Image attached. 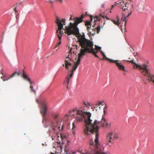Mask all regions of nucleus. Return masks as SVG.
Listing matches in <instances>:
<instances>
[{"label":"nucleus","instance_id":"obj_1","mask_svg":"<svg viewBox=\"0 0 154 154\" xmlns=\"http://www.w3.org/2000/svg\"><path fill=\"white\" fill-rule=\"evenodd\" d=\"M87 13L85 14H82L79 17H76L74 20V23H70L69 25L65 27V32L68 35H75L77 37L78 40L77 42L82 48H85L89 50L88 47L93 46L92 42L86 39L84 33H80L79 30L77 27L79 23L82 22L83 19L88 16Z\"/></svg>","mask_w":154,"mask_h":154},{"label":"nucleus","instance_id":"obj_2","mask_svg":"<svg viewBox=\"0 0 154 154\" xmlns=\"http://www.w3.org/2000/svg\"><path fill=\"white\" fill-rule=\"evenodd\" d=\"M91 116L90 113L85 111V109H75L70 111L69 114L66 115L65 116H73L77 122L82 121L84 119L85 125L84 132L87 135H89L90 132L92 133L96 131V120L92 122V120L90 119Z\"/></svg>","mask_w":154,"mask_h":154},{"label":"nucleus","instance_id":"obj_3","mask_svg":"<svg viewBox=\"0 0 154 154\" xmlns=\"http://www.w3.org/2000/svg\"><path fill=\"white\" fill-rule=\"evenodd\" d=\"M94 47L95 48L94 49L93 48V46L88 47L89 50H87L85 48H83L84 49H81L80 53L78 54V57L75 58L76 61L74 63L72 66V69L71 71V74L70 75H68L64 80V84L66 85L67 88H68L69 80L72 77L73 72L76 70L79 64L81 58L87 52L92 53L95 57H96V45H95Z\"/></svg>","mask_w":154,"mask_h":154},{"label":"nucleus","instance_id":"obj_4","mask_svg":"<svg viewBox=\"0 0 154 154\" xmlns=\"http://www.w3.org/2000/svg\"><path fill=\"white\" fill-rule=\"evenodd\" d=\"M130 62L133 64H134L138 68L144 76L145 79L143 80L144 82L146 84L145 82V80H147L149 82H152L154 83V75L150 74L149 70L147 68V66L145 64L140 65L136 63L134 60L130 61Z\"/></svg>","mask_w":154,"mask_h":154},{"label":"nucleus","instance_id":"obj_5","mask_svg":"<svg viewBox=\"0 0 154 154\" xmlns=\"http://www.w3.org/2000/svg\"><path fill=\"white\" fill-rule=\"evenodd\" d=\"M55 23L57 24L58 26L57 28H56V33L58 36V39L60 40H61V37L63 34L65 32V29H64V32L62 30L63 29V26L66 24V20L65 19H62L60 20V18L57 16L56 17V20Z\"/></svg>","mask_w":154,"mask_h":154},{"label":"nucleus","instance_id":"obj_6","mask_svg":"<svg viewBox=\"0 0 154 154\" xmlns=\"http://www.w3.org/2000/svg\"><path fill=\"white\" fill-rule=\"evenodd\" d=\"M118 4L121 5L120 6V8L122 10L121 20L123 21H125L126 23L127 21L126 18L127 17H128L131 14L132 10L128 9V5L127 3L125 4L122 3V4L120 2H118Z\"/></svg>","mask_w":154,"mask_h":154},{"label":"nucleus","instance_id":"obj_7","mask_svg":"<svg viewBox=\"0 0 154 154\" xmlns=\"http://www.w3.org/2000/svg\"><path fill=\"white\" fill-rule=\"evenodd\" d=\"M109 10H106V11H104L103 12H101L100 11V13L99 14V16H99L97 15V21H101L102 22L103 21V24H104L105 23V20L107 19L108 20H110L115 24L118 25L119 23H120V18L118 17V16H117L116 17L117 21H116L114 20L111 19L109 18L108 17H107L108 12H109Z\"/></svg>","mask_w":154,"mask_h":154},{"label":"nucleus","instance_id":"obj_8","mask_svg":"<svg viewBox=\"0 0 154 154\" xmlns=\"http://www.w3.org/2000/svg\"><path fill=\"white\" fill-rule=\"evenodd\" d=\"M89 134L87 135L84 133L86 135L89 136L91 134H94V133H95V138L94 139V141L92 139H91L89 141V144L90 145V149H91V152H86V153H81V154H96V131H94L92 133L90 132Z\"/></svg>","mask_w":154,"mask_h":154},{"label":"nucleus","instance_id":"obj_9","mask_svg":"<svg viewBox=\"0 0 154 154\" xmlns=\"http://www.w3.org/2000/svg\"><path fill=\"white\" fill-rule=\"evenodd\" d=\"M99 127L97 125V154H110L109 151H104L105 146L99 142Z\"/></svg>","mask_w":154,"mask_h":154},{"label":"nucleus","instance_id":"obj_10","mask_svg":"<svg viewBox=\"0 0 154 154\" xmlns=\"http://www.w3.org/2000/svg\"><path fill=\"white\" fill-rule=\"evenodd\" d=\"M48 108V102L45 100L42 101L40 103V113L42 114L43 119H45Z\"/></svg>","mask_w":154,"mask_h":154},{"label":"nucleus","instance_id":"obj_11","mask_svg":"<svg viewBox=\"0 0 154 154\" xmlns=\"http://www.w3.org/2000/svg\"><path fill=\"white\" fill-rule=\"evenodd\" d=\"M72 49V48H70V53H69L68 56L64 60V64L62 65L63 66H65L66 69H69V66H70L72 65V63H71V61H73L72 58L71 57V55L72 54L71 51Z\"/></svg>","mask_w":154,"mask_h":154},{"label":"nucleus","instance_id":"obj_12","mask_svg":"<svg viewBox=\"0 0 154 154\" xmlns=\"http://www.w3.org/2000/svg\"><path fill=\"white\" fill-rule=\"evenodd\" d=\"M102 54H103L105 57L106 58V60L109 61L111 63H114L116 64V66L119 69L121 70L125 71V67L124 66L122 65L120 63H119V60H114L112 59H109L105 56L103 53L101 51Z\"/></svg>","mask_w":154,"mask_h":154},{"label":"nucleus","instance_id":"obj_13","mask_svg":"<svg viewBox=\"0 0 154 154\" xmlns=\"http://www.w3.org/2000/svg\"><path fill=\"white\" fill-rule=\"evenodd\" d=\"M107 107L106 106H105L103 108V114L102 116V120L104 122L103 123L101 122V125L103 127L106 126H108L109 124L107 122L106 119H105V116L107 113Z\"/></svg>","mask_w":154,"mask_h":154},{"label":"nucleus","instance_id":"obj_14","mask_svg":"<svg viewBox=\"0 0 154 154\" xmlns=\"http://www.w3.org/2000/svg\"><path fill=\"white\" fill-rule=\"evenodd\" d=\"M51 126L52 127V129L54 131V132H57V131L59 130L60 131L62 130L63 128V126H62V128L60 129V126L58 125V121H57L55 124L52 122L51 123Z\"/></svg>","mask_w":154,"mask_h":154},{"label":"nucleus","instance_id":"obj_15","mask_svg":"<svg viewBox=\"0 0 154 154\" xmlns=\"http://www.w3.org/2000/svg\"><path fill=\"white\" fill-rule=\"evenodd\" d=\"M20 74V72H15L14 73H13L10 76L7 77L6 75H5L4 76H2L1 77V78L3 80V81H7L10 79L11 78L14 77L16 75H19Z\"/></svg>","mask_w":154,"mask_h":154},{"label":"nucleus","instance_id":"obj_16","mask_svg":"<svg viewBox=\"0 0 154 154\" xmlns=\"http://www.w3.org/2000/svg\"><path fill=\"white\" fill-rule=\"evenodd\" d=\"M22 76L25 80L29 82L30 84H31L30 79L27 75L26 73L24 70L23 71Z\"/></svg>","mask_w":154,"mask_h":154},{"label":"nucleus","instance_id":"obj_17","mask_svg":"<svg viewBox=\"0 0 154 154\" xmlns=\"http://www.w3.org/2000/svg\"><path fill=\"white\" fill-rule=\"evenodd\" d=\"M64 150L65 152V154H74L75 153V152H71L69 153L68 148L66 145L65 146Z\"/></svg>","mask_w":154,"mask_h":154},{"label":"nucleus","instance_id":"obj_18","mask_svg":"<svg viewBox=\"0 0 154 154\" xmlns=\"http://www.w3.org/2000/svg\"><path fill=\"white\" fill-rule=\"evenodd\" d=\"M85 25L87 26V29L88 31L90 30L89 29L91 28V24L90 22L89 21H86L85 23Z\"/></svg>","mask_w":154,"mask_h":154},{"label":"nucleus","instance_id":"obj_19","mask_svg":"<svg viewBox=\"0 0 154 154\" xmlns=\"http://www.w3.org/2000/svg\"><path fill=\"white\" fill-rule=\"evenodd\" d=\"M113 135V133L112 132H110L107 135V138H109L110 139V140H108V141L109 142H111V140L112 139V136Z\"/></svg>","mask_w":154,"mask_h":154},{"label":"nucleus","instance_id":"obj_20","mask_svg":"<svg viewBox=\"0 0 154 154\" xmlns=\"http://www.w3.org/2000/svg\"><path fill=\"white\" fill-rule=\"evenodd\" d=\"M105 105V106H106V104L105 103L104 101L103 100H102L101 101H98V103H97V107L98 106H100V105L103 106L104 105Z\"/></svg>","mask_w":154,"mask_h":154},{"label":"nucleus","instance_id":"obj_21","mask_svg":"<svg viewBox=\"0 0 154 154\" xmlns=\"http://www.w3.org/2000/svg\"><path fill=\"white\" fill-rule=\"evenodd\" d=\"M101 48L100 46H97V51H99L100 53L103 56V58L106 59V58L105 57V56H104L103 54H102L101 51H102L103 53V54H104L105 56H106V55H105V53H104V52H103L101 50Z\"/></svg>","mask_w":154,"mask_h":154},{"label":"nucleus","instance_id":"obj_22","mask_svg":"<svg viewBox=\"0 0 154 154\" xmlns=\"http://www.w3.org/2000/svg\"><path fill=\"white\" fill-rule=\"evenodd\" d=\"M96 29V28H94V27L93 26L92 28V31H90V30L89 31L90 32V34L91 35H94L95 34V29Z\"/></svg>","mask_w":154,"mask_h":154},{"label":"nucleus","instance_id":"obj_23","mask_svg":"<svg viewBox=\"0 0 154 154\" xmlns=\"http://www.w3.org/2000/svg\"><path fill=\"white\" fill-rule=\"evenodd\" d=\"M30 89L31 92L33 93H34L35 94H36V91L34 90L33 88V87L32 85H31V84H30Z\"/></svg>","mask_w":154,"mask_h":154},{"label":"nucleus","instance_id":"obj_24","mask_svg":"<svg viewBox=\"0 0 154 154\" xmlns=\"http://www.w3.org/2000/svg\"><path fill=\"white\" fill-rule=\"evenodd\" d=\"M59 116V113H56L54 115L53 117L54 119H57Z\"/></svg>","mask_w":154,"mask_h":154},{"label":"nucleus","instance_id":"obj_25","mask_svg":"<svg viewBox=\"0 0 154 154\" xmlns=\"http://www.w3.org/2000/svg\"><path fill=\"white\" fill-rule=\"evenodd\" d=\"M61 40H60L59 39L58 41V42L57 43L55 47H58L59 45L61 44Z\"/></svg>","mask_w":154,"mask_h":154},{"label":"nucleus","instance_id":"obj_26","mask_svg":"<svg viewBox=\"0 0 154 154\" xmlns=\"http://www.w3.org/2000/svg\"><path fill=\"white\" fill-rule=\"evenodd\" d=\"M100 26L99 25L98 26H97V33H98L100 31Z\"/></svg>","mask_w":154,"mask_h":154},{"label":"nucleus","instance_id":"obj_27","mask_svg":"<svg viewBox=\"0 0 154 154\" xmlns=\"http://www.w3.org/2000/svg\"><path fill=\"white\" fill-rule=\"evenodd\" d=\"M76 127V125H75V122H73L72 123V130H73Z\"/></svg>","mask_w":154,"mask_h":154},{"label":"nucleus","instance_id":"obj_28","mask_svg":"<svg viewBox=\"0 0 154 154\" xmlns=\"http://www.w3.org/2000/svg\"><path fill=\"white\" fill-rule=\"evenodd\" d=\"M0 72L2 75V76L6 75L5 74H4L2 69H1Z\"/></svg>","mask_w":154,"mask_h":154},{"label":"nucleus","instance_id":"obj_29","mask_svg":"<svg viewBox=\"0 0 154 154\" xmlns=\"http://www.w3.org/2000/svg\"><path fill=\"white\" fill-rule=\"evenodd\" d=\"M114 137L115 139L117 138L118 136H117V134H115L114 136Z\"/></svg>","mask_w":154,"mask_h":154},{"label":"nucleus","instance_id":"obj_30","mask_svg":"<svg viewBox=\"0 0 154 154\" xmlns=\"http://www.w3.org/2000/svg\"><path fill=\"white\" fill-rule=\"evenodd\" d=\"M115 6V5H112V6H111V9H112Z\"/></svg>","mask_w":154,"mask_h":154},{"label":"nucleus","instance_id":"obj_31","mask_svg":"<svg viewBox=\"0 0 154 154\" xmlns=\"http://www.w3.org/2000/svg\"><path fill=\"white\" fill-rule=\"evenodd\" d=\"M90 16V18H91V21H92V18H93V17L92 15H91Z\"/></svg>","mask_w":154,"mask_h":154},{"label":"nucleus","instance_id":"obj_32","mask_svg":"<svg viewBox=\"0 0 154 154\" xmlns=\"http://www.w3.org/2000/svg\"><path fill=\"white\" fill-rule=\"evenodd\" d=\"M73 130V134H74V135H75V130H74V129L73 130Z\"/></svg>","mask_w":154,"mask_h":154},{"label":"nucleus","instance_id":"obj_33","mask_svg":"<svg viewBox=\"0 0 154 154\" xmlns=\"http://www.w3.org/2000/svg\"><path fill=\"white\" fill-rule=\"evenodd\" d=\"M36 101L37 103H40L39 101L38 100H36Z\"/></svg>","mask_w":154,"mask_h":154},{"label":"nucleus","instance_id":"obj_34","mask_svg":"<svg viewBox=\"0 0 154 154\" xmlns=\"http://www.w3.org/2000/svg\"><path fill=\"white\" fill-rule=\"evenodd\" d=\"M104 4H103L102 5V7L103 8H104Z\"/></svg>","mask_w":154,"mask_h":154},{"label":"nucleus","instance_id":"obj_35","mask_svg":"<svg viewBox=\"0 0 154 154\" xmlns=\"http://www.w3.org/2000/svg\"><path fill=\"white\" fill-rule=\"evenodd\" d=\"M14 11L15 12H16L17 11H16V7H15L14 8Z\"/></svg>","mask_w":154,"mask_h":154},{"label":"nucleus","instance_id":"obj_36","mask_svg":"<svg viewBox=\"0 0 154 154\" xmlns=\"http://www.w3.org/2000/svg\"><path fill=\"white\" fill-rule=\"evenodd\" d=\"M84 104L87 107H88V106L85 103H84Z\"/></svg>","mask_w":154,"mask_h":154},{"label":"nucleus","instance_id":"obj_37","mask_svg":"<svg viewBox=\"0 0 154 154\" xmlns=\"http://www.w3.org/2000/svg\"><path fill=\"white\" fill-rule=\"evenodd\" d=\"M49 2L50 3H53V1L52 0H49Z\"/></svg>","mask_w":154,"mask_h":154},{"label":"nucleus","instance_id":"obj_38","mask_svg":"<svg viewBox=\"0 0 154 154\" xmlns=\"http://www.w3.org/2000/svg\"><path fill=\"white\" fill-rule=\"evenodd\" d=\"M64 136H63L62 135H61V137L62 139L63 137H64Z\"/></svg>","mask_w":154,"mask_h":154},{"label":"nucleus","instance_id":"obj_39","mask_svg":"<svg viewBox=\"0 0 154 154\" xmlns=\"http://www.w3.org/2000/svg\"><path fill=\"white\" fill-rule=\"evenodd\" d=\"M76 49H77L78 48H79L80 47L79 46L77 45H76Z\"/></svg>","mask_w":154,"mask_h":154},{"label":"nucleus","instance_id":"obj_40","mask_svg":"<svg viewBox=\"0 0 154 154\" xmlns=\"http://www.w3.org/2000/svg\"><path fill=\"white\" fill-rule=\"evenodd\" d=\"M131 6H132V8H133V9H134V8L133 5H131Z\"/></svg>","mask_w":154,"mask_h":154},{"label":"nucleus","instance_id":"obj_41","mask_svg":"<svg viewBox=\"0 0 154 154\" xmlns=\"http://www.w3.org/2000/svg\"><path fill=\"white\" fill-rule=\"evenodd\" d=\"M127 62H130V61L128 60H127Z\"/></svg>","mask_w":154,"mask_h":154},{"label":"nucleus","instance_id":"obj_42","mask_svg":"<svg viewBox=\"0 0 154 154\" xmlns=\"http://www.w3.org/2000/svg\"><path fill=\"white\" fill-rule=\"evenodd\" d=\"M96 18V16H95L94 17V19Z\"/></svg>","mask_w":154,"mask_h":154},{"label":"nucleus","instance_id":"obj_43","mask_svg":"<svg viewBox=\"0 0 154 154\" xmlns=\"http://www.w3.org/2000/svg\"><path fill=\"white\" fill-rule=\"evenodd\" d=\"M97 57H99L97 55Z\"/></svg>","mask_w":154,"mask_h":154},{"label":"nucleus","instance_id":"obj_44","mask_svg":"<svg viewBox=\"0 0 154 154\" xmlns=\"http://www.w3.org/2000/svg\"><path fill=\"white\" fill-rule=\"evenodd\" d=\"M110 13H111V11H110Z\"/></svg>","mask_w":154,"mask_h":154},{"label":"nucleus","instance_id":"obj_45","mask_svg":"<svg viewBox=\"0 0 154 154\" xmlns=\"http://www.w3.org/2000/svg\"><path fill=\"white\" fill-rule=\"evenodd\" d=\"M70 20H72L71 17H70Z\"/></svg>","mask_w":154,"mask_h":154},{"label":"nucleus","instance_id":"obj_46","mask_svg":"<svg viewBox=\"0 0 154 154\" xmlns=\"http://www.w3.org/2000/svg\"><path fill=\"white\" fill-rule=\"evenodd\" d=\"M32 82H31V85H32Z\"/></svg>","mask_w":154,"mask_h":154},{"label":"nucleus","instance_id":"obj_47","mask_svg":"<svg viewBox=\"0 0 154 154\" xmlns=\"http://www.w3.org/2000/svg\"><path fill=\"white\" fill-rule=\"evenodd\" d=\"M94 21H95V22H96V20H94Z\"/></svg>","mask_w":154,"mask_h":154}]
</instances>
